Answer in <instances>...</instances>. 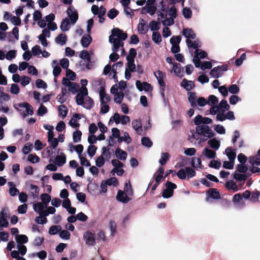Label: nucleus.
I'll use <instances>...</instances> for the list:
<instances>
[{"label":"nucleus","mask_w":260,"mask_h":260,"mask_svg":"<svg viewBox=\"0 0 260 260\" xmlns=\"http://www.w3.org/2000/svg\"><path fill=\"white\" fill-rule=\"evenodd\" d=\"M166 188L162 190V197L168 199L174 194V190L177 188V185L171 181H167L165 184Z\"/></svg>","instance_id":"nucleus-1"},{"label":"nucleus","mask_w":260,"mask_h":260,"mask_svg":"<svg viewBox=\"0 0 260 260\" xmlns=\"http://www.w3.org/2000/svg\"><path fill=\"white\" fill-rule=\"evenodd\" d=\"M196 132L198 134L203 135L208 138H211L215 136V133L208 125L197 126L196 127Z\"/></svg>","instance_id":"nucleus-2"},{"label":"nucleus","mask_w":260,"mask_h":260,"mask_svg":"<svg viewBox=\"0 0 260 260\" xmlns=\"http://www.w3.org/2000/svg\"><path fill=\"white\" fill-rule=\"evenodd\" d=\"M228 64H223L222 66H218L216 67H214L210 72L211 76L218 78L221 76L223 74V72L226 71L228 69Z\"/></svg>","instance_id":"nucleus-3"},{"label":"nucleus","mask_w":260,"mask_h":260,"mask_svg":"<svg viewBox=\"0 0 260 260\" xmlns=\"http://www.w3.org/2000/svg\"><path fill=\"white\" fill-rule=\"evenodd\" d=\"M113 38L114 37H117V39H119L120 41L125 40L127 38V35L126 33L123 32L122 30L119 28H114L112 30V35Z\"/></svg>","instance_id":"nucleus-4"},{"label":"nucleus","mask_w":260,"mask_h":260,"mask_svg":"<svg viewBox=\"0 0 260 260\" xmlns=\"http://www.w3.org/2000/svg\"><path fill=\"white\" fill-rule=\"evenodd\" d=\"M67 14L71 20V23L74 24L78 19V14L77 11L74 8L70 7L67 10Z\"/></svg>","instance_id":"nucleus-5"},{"label":"nucleus","mask_w":260,"mask_h":260,"mask_svg":"<svg viewBox=\"0 0 260 260\" xmlns=\"http://www.w3.org/2000/svg\"><path fill=\"white\" fill-rule=\"evenodd\" d=\"M109 41L110 43L113 44L112 51L113 52H118L120 47H123V43L120 41L119 39L113 38V36H109Z\"/></svg>","instance_id":"nucleus-6"},{"label":"nucleus","mask_w":260,"mask_h":260,"mask_svg":"<svg viewBox=\"0 0 260 260\" xmlns=\"http://www.w3.org/2000/svg\"><path fill=\"white\" fill-rule=\"evenodd\" d=\"M83 237L87 244L92 246L95 245V239L94 233L89 231H87L84 233Z\"/></svg>","instance_id":"nucleus-7"},{"label":"nucleus","mask_w":260,"mask_h":260,"mask_svg":"<svg viewBox=\"0 0 260 260\" xmlns=\"http://www.w3.org/2000/svg\"><path fill=\"white\" fill-rule=\"evenodd\" d=\"M116 199L119 202L123 203H127L131 199L128 197L126 193L121 190H119L116 196Z\"/></svg>","instance_id":"nucleus-8"},{"label":"nucleus","mask_w":260,"mask_h":260,"mask_svg":"<svg viewBox=\"0 0 260 260\" xmlns=\"http://www.w3.org/2000/svg\"><path fill=\"white\" fill-rule=\"evenodd\" d=\"M19 108H25L26 109V113L23 114V117H26L28 114L32 115L34 114L33 108L32 106L27 103H19L17 105Z\"/></svg>","instance_id":"nucleus-9"},{"label":"nucleus","mask_w":260,"mask_h":260,"mask_svg":"<svg viewBox=\"0 0 260 260\" xmlns=\"http://www.w3.org/2000/svg\"><path fill=\"white\" fill-rule=\"evenodd\" d=\"M154 76L157 79L159 86L160 87H165L166 84L164 81V78L166 76L165 74L163 72L158 70L154 73Z\"/></svg>","instance_id":"nucleus-10"},{"label":"nucleus","mask_w":260,"mask_h":260,"mask_svg":"<svg viewBox=\"0 0 260 260\" xmlns=\"http://www.w3.org/2000/svg\"><path fill=\"white\" fill-rule=\"evenodd\" d=\"M188 100L190 106L193 108H196L197 106L196 102L197 100V96L194 92H188L187 93Z\"/></svg>","instance_id":"nucleus-11"},{"label":"nucleus","mask_w":260,"mask_h":260,"mask_svg":"<svg viewBox=\"0 0 260 260\" xmlns=\"http://www.w3.org/2000/svg\"><path fill=\"white\" fill-rule=\"evenodd\" d=\"M182 34L187 39H194L196 37V35L194 31L191 28H183L182 31Z\"/></svg>","instance_id":"nucleus-12"},{"label":"nucleus","mask_w":260,"mask_h":260,"mask_svg":"<svg viewBox=\"0 0 260 260\" xmlns=\"http://www.w3.org/2000/svg\"><path fill=\"white\" fill-rule=\"evenodd\" d=\"M207 194H208L209 197L217 200L220 198V195L217 189L214 188H211L208 189L206 192Z\"/></svg>","instance_id":"nucleus-13"},{"label":"nucleus","mask_w":260,"mask_h":260,"mask_svg":"<svg viewBox=\"0 0 260 260\" xmlns=\"http://www.w3.org/2000/svg\"><path fill=\"white\" fill-rule=\"evenodd\" d=\"M173 70L176 76L182 77L183 76L184 69L179 63L175 62L173 63Z\"/></svg>","instance_id":"nucleus-14"},{"label":"nucleus","mask_w":260,"mask_h":260,"mask_svg":"<svg viewBox=\"0 0 260 260\" xmlns=\"http://www.w3.org/2000/svg\"><path fill=\"white\" fill-rule=\"evenodd\" d=\"M92 40V39L89 34L85 35L82 37L81 40V44L83 47L87 48L89 46Z\"/></svg>","instance_id":"nucleus-15"},{"label":"nucleus","mask_w":260,"mask_h":260,"mask_svg":"<svg viewBox=\"0 0 260 260\" xmlns=\"http://www.w3.org/2000/svg\"><path fill=\"white\" fill-rule=\"evenodd\" d=\"M138 29L139 33L141 34H145L148 31V26L146 24L143 19H141L138 26Z\"/></svg>","instance_id":"nucleus-16"},{"label":"nucleus","mask_w":260,"mask_h":260,"mask_svg":"<svg viewBox=\"0 0 260 260\" xmlns=\"http://www.w3.org/2000/svg\"><path fill=\"white\" fill-rule=\"evenodd\" d=\"M181 86L183 87L187 91H190L194 87V85L193 81L183 79L181 83Z\"/></svg>","instance_id":"nucleus-17"},{"label":"nucleus","mask_w":260,"mask_h":260,"mask_svg":"<svg viewBox=\"0 0 260 260\" xmlns=\"http://www.w3.org/2000/svg\"><path fill=\"white\" fill-rule=\"evenodd\" d=\"M41 203H37L34 205V209L36 212H38L41 216H44V208H46Z\"/></svg>","instance_id":"nucleus-18"},{"label":"nucleus","mask_w":260,"mask_h":260,"mask_svg":"<svg viewBox=\"0 0 260 260\" xmlns=\"http://www.w3.org/2000/svg\"><path fill=\"white\" fill-rule=\"evenodd\" d=\"M115 155L118 159L124 160L126 158L127 153L118 147L115 151Z\"/></svg>","instance_id":"nucleus-19"},{"label":"nucleus","mask_w":260,"mask_h":260,"mask_svg":"<svg viewBox=\"0 0 260 260\" xmlns=\"http://www.w3.org/2000/svg\"><path fill=\"white\" fill-rule=\"evenodd\" d=\"M203 154L208 158H214L216 156V152L215 151L211 150L206 147L203 152Z\"/></svg>","instance_id":"nucleus-20"},{"label":"nucleus","mask_w":260,"mask_h":260,"mask_svg":"<svg viewBox=\"0 0 260 260\" xmlns=\"http://www.w3.org/2000/svg\"><path fill=\"white\" fill-rule=\"evenodd\" d=\"M208 144L211 148L214 149L215 150L218 149L220 145V141L216 138L210 139L208 141Z\"/></svg>","instance_id":"nucleus-21"},{"label":"nucleus","mask_w":260,"mask_h":260,"mask_svg":"<svg viewBox=\"0 0 260 260\" xmlns=\"http://www.w3.org/2000/svg\"><path fill=\"white\" fill-rule=\"evenodd\" d=\"M226 155L231 161H234L236 157V153L235 151L233 150L232 147H229L225 149Z\"/></svg>","instance_id":"nucleus-22"},{"label":"nucleus","mask_w":260,"mask_h":260,"mask_svg":"<svg viewBox=\"0 0 260 260\" xmlns=\"http://www.w3.org/2000/svg\"><path fill=\"white\" fill-rule=\"evenodd\" d=\"M99 189V185L95 182H90L87 185V189L90 193H95Z\"/></svg>","instance_id":"nucleus-23"},{"label":"nucleus","mask_w":260,"mask_h":260,"mask_svg":"<svg viewBox=\"0 0 260 260\" xmlns=\"http://www.w3.org/2000/svg\"><path fill=\"white\" fill-rule=\"evenodd\" d=\"M8 184L10 186L9 192L11 196L14 197L19 193V190L15 187V185L13 182H9Z\"/></svg>","instance_id":"nucleus-24"},{"label":"nucleus","mask_w":260,"mask_h":260,"mask_svg":"<svg viewBox=\"0 0 260 260\" xmlns=\"http://www.w3.org/2000/svg\"><path fill=\"white\" fill-rule=\"evenodd\" d=\"M67 41V36L63 34H59L56 38L55 42L57 44L63 45L66 43Z\"/></svg>","instance_id":"nucleus-25"},{"label":"nucleus","mask_w":260,"mask_h":260,"mask_svg":"<svg viewBox=\"0 0 260 260\" xmlns=\"http://www.w3.org/2000/svg\"><path fill=\"white\" fill-rule=\"evenodd\" d=\"M60 29L63 31H68L70 28V21L67 18L63 19L60 26Z\"/></svg>","instance_id":"nucleus-26"},{"label":"nucleus","mask_w":260,"mask_h":260,"mask_svg":"<svg viewBox=\"0 0 260 260\" xmlns=\"http://www.w3.org/2000/svg\"><path fill=\"white\" fill-rule=\"evenodd\" d=\"M16 241L18 244L22 245L28 242V238L25 235H18L16 236Z\"/></svg>","instance_id":"nucleus-27"},{"label":"nucleus","mask_w":260,"mask_h":260,"mask_svg":"<svg viewBox=\"0 0 260 260\" xmlns=\"http://www.w3.org/2000/svg\"><path fill=\"white\" fill-rule=\"evenodd\" d=\"M123 191L125 192L127 196H132L133 195V191L129 181L125 183Z\"/></svg>","instance_id":"nucleus-28"},{"label":"nucleus","mask_w":260,"mask_h":260,"mask_svg":"<svg viewBox=\"0 0 260 260\" xmlns=\"http://www.w3.org/2000/svg\"><path fill=\"white\" fill-rule=\"evenodd\" d=\"M66 161V156H57L54 159V163L59 167L63 166Z\"/></svg>","instance_id":"nucleus-29"},{"label":"nucleus","mask_w":260,"mask_h":260,"mask_svg":"<svg viewBox=\"0 0 260 260\" xmlns=\"http://www.w3.org/2000/svg\"><path fill=\"white\" fill-rule=\"evenodd\" d=\"M225 186L226 188L228 189H232L235 191H237L238 190V188L236 183L234 182L233 180L227 181L225 183Z\"/></svg>","instance_id":"nucleus-30"},{"label":"nucleus","mask_w":260,"mask_h":260,"mask_svg":"<svg viewBox=\"0 0 260 260\" xmlns=\"http://www.w3.org/2000/svg\"><path fill=\"white\" fill-rule=\"evenodd\" d=\"M186 42L188 48H193L194 49H198V48L201 47V45L197 41H194L192 42L190 39H186Z\"/></svg>","instance_id":"nucleus-31"},{"label":"nucleus","mask_w":260,"mask_h":260,"mask_svg":"<svg viewBox=\"0 0 260 260\" xmlns=\"http://www.w3.org/2000/svg\"><path fill=\"white\" fill-rule=\"evenodd\" d=\"M58 110L59 115L62 116V118L66 117L67 115L68 109L66 106L61 105L58 107Z\"/></svg>","instance_id":"nucleus-32"},{"label":"nucleus","mask_w":260,"mask_h":260,"mask_svg":"<svg viewBox=\"0 0 260 260\" xmlns=\"http://www.w3.org/2000/svg\"><path fill=\"white\" fill-rule=\"evenodd\" d=\"M124 96L123 91H120L114 95V102L117 104H121Z\"/></svg>","instance_id":"nucleus-33"},{"label":"nucleus","mask_w":260,"mask_h":260,"mask_svg":"<svg viewBox=\"0 0 260 260\" xmlns=\"http://www.w3.org/2000/svg\"><path fill=\"white\" fill-rule=\"evenodd\" d=\"M218 109H220L221 111L222 110H229L230 109V106L228 104V102L225 100H222L218 106H217Z\"/></svg>","instance_id":"nucleus-34"},{"label":"nucleus","mask_w":260,"mask_h":260,"mask_svg":"<svg viewBox=\"0 0 260 260\" xmlns=\"http://www.w3.org/2000/svg\"><path fill=\"white\" fill-rule=\"evenodd\" d=\"M141 143L142 145L148 148L151 147L153 144V143L151 140L148 137H144L142 138Z\"/></svg>","instance_id":"nucleus-35"},{"label":"nucleus","mask_w":260,"mask_h":260,"mask_svg":"<svg viewBox=\"0 0 260 260\" xmlns=\"http://www.w3.org/2000/svg\"><path fill=\"white\" fill-rule=\"evenodd\" d=\"M94 105L93 100L90 97H88L86 101L84 102L83 107L87 109H90Z\"/></svg>","instance_id":"nucleus-36"},{"label":"nucleus","mask_w":260,"mask_h":260,"mask_svg":"<svg viewBox=\"0 0 260 260\" xmlns=\"http://www.w3.org/2000/svg\"><path fill=\"white\" fill-rule=\"evenodd\" d=\"M79 85L78 83L72 82L71 85L69 87V91L72 92L73 94H75L79 90Z\"/></svg>","instance_id":"nucleus-37"},{"label":"nucleus","mask_w":260,"mask_h":260,"mask_svg":"<svg viewBox=\"0 0 260 260\" xmlns=\"http://www.w3.org/2000/svg\"><path fill=\"white\" fill-rule=\"evenodd\" d=\"M248 176L246 174H241L239 173H235L234 175V178L237 181L244 182L248 178Z\"/></svg>","instance_id":"nucleus-38"},{"label":"nucleus","mask_w":260,"mask_h":260,"mask_svg":"<svg viewBox=\"0 0 260 260\" xmlns=\"http://www.w3.org/2000/svg\"><path fill=\"white\" fill-rule=\"evenodd\" d=\"M127 62L126 63L127 68L128 70H130L132 72H135L136 71V67L134 63L135 60H127Z\"/></svg>","instance_id":"nucleus-39"},{"label":"nucleus","mask_w":260,"mask_h":260,"mask_svg":"<svg viewBox=\"0 0 260 260\" xmlns=\"http://www.w3.org/2000/svg\"><path fill=\"white\" fill-rule=\"evenodd\" d=\"M61 230V227L60 225H52L49 230V233L50 235H55L59 232Z\"/></svg>","instance_id":"nucleus-40"},{"label":"nucleus","mask_w":260,"mask_h":260,"mask_svg":"<svg viewBox=\"0 0 260 260\" xmlns=\"http://www.w3.org/2000/svg\"><path fill=\"white\" fill-rule=\"evenodd\" d=\"M120 3L124 7V12L125 14L126 15H130V12H127V9H130L128 6L131 3V0H121Z\"/></svg>","instance_id":"nucleus-41"},{"label":"nucleus","mask_w":260,"mask_h":260,"mask_svg":"<svg viewBox=\"0 0 260 260\" xmlns=\"http://www.w3.org/2000/svg\"><path fill=\"white\" fill-rule=\"evenodd\" d=\"M41 199L42 201L43 204L45 205V207H47L51 200V197L47 193H43L41 196Z\"/></svg>","instance_id":"nucleus-42"},{"label":"nucleus","mask_w":260,"mask_h":260,"mask_svg":"<svg viewBox=\"0 0 260 260\" xmlns=\"http://www.w3.org/2000/svg\"><path fill=\"white\" fill-rule=\"evenodd\" d=\"M182 14L186 19H189L192 16V11L190 8L185 7L182 10Z\"/></svg>","instance_id":"nucleus-43"},{"label":"nucleus","mask_w":260,"mask_h":260,"mask_svg":"<svg viewBox=\"0 0 260 260\" xmlns=\"http://www.w3.org/2000/svg\"><path fill=\"white\" fill-rule=\"evenodd\" d=\"M111 153L110 151V149L107 147H104L102 148V156H105L107 161H109L111 158Z\"/></svg>","instance_id":"nucleus-44"},{"label":"nucleus","mask_w":260,"mask_h":260,"mask_svg":"<svg viewBox=\"0 0 260 260\" xmlns=\"http://www.w3.org/2000/svg\"><path fill=\"white\" fill-rule=\"evenodd\" d=\"M152 37V40L157 44H159L161 42V37L158 32H153Z\"/></svg>","instance_id":"nucleus-45"},{"label":"nucleus","mask_w":260,"mask_h":260,"mask_svg":"<svg viewBox=\"0 0 260 260\" xmlns=\"http://www.w3.org/2000/svg\"><path fill=\"white\" fill-rule=\"evenodd\" d=\"M137 55V51L135 48H131L126 56V60H134Z\"/></svg>","instance_id":"nucleus-46"},{"label":"nucleus","mask_w":260,"mask_h":260,"mask_svg":"<svg viewBox=\"0 0 260 260\" xmlns=\"http://www.w3.org/2000/svg\"><path fill=\"white\" fill-rule=\"evenodd\" d=\"M118 11L114 8H113L108 12L107 15L109 18L111 19H113L118 15Z\"/></svg>","instance_id":"nucleus-47"},{"label":"nucleus","mask_w":260,"mask_h":260,"mask_svg":"<svg viewBox=\"0 0 260 260\" xmlns=\"http://www.w3.org/2000/svg\"><path fill=\"white\" fill-rule=\"evenodd\" d=\"M229 91L232 94H237L240 91L239 87L237 84H232L228 88Z\"/></svg>","instance_id":"nucleus-48"},{"label":"nucleus","mask_w":260,"mask_h":260,"mask_svg":"<svg viewBox=\"0 0 260 260\" xmlns=\"http://www.w3.org/2000/svg\"><path fill=\"white\" fill-rule=\"evenodd\" d=\"M109 228H110L111 232V235L112 236H114L115 235V234L116 232V228H117L116 223L114 220H111L109 222Z\"/></svg>","instance_id":"nucleus-49"},{"label":"nucleus","mask_w":260,"mask_h":260,"mask_svg":"<svg viewBox=\"0 0 260 260\" xmlns=\"http://www.w3.org/2000/svg\"><path fill=\"white\" fill-rule=\"evenodd\" d=\"M82 133L79 130H77L73 133V138L74 142H79L81 139Z\"/></svg>","instance_id":"nucleus-50"},{"label":"nucleus","mask_w":260,"mask_h":260,"mask_svg":"<svg viewBox=\"0 0 260 260\" xmlns=\"http://www.w3.org/2000/svg\"><path fill=\"white\" fill-rule=\"evenodd\" d=\"M251 198H250L251 201L253 202H256L258 201V198L260 196V192L258 190H255L252 193H251Z\"/></svg>","instance_id":"nucleus-51"},{"label":"nucleus","mask_w":260,"mask_h":260,"mask_svg":"<svg viewBox=\"0 0 260 260\" xmlns=\"http://www.w3.org/2000/svg\"><path fill=\"white\" fill-rule=\"evenodd\" d=\"M36 85L37 88L45 89L47 87L46 83L43 80L38 79L36 81Z\"/></svg>","instance_id":"nucleus-52"},{"label":"nucleus","mask_w":260,"mask_h":260,"mask_svg":"<svg viewBox=\"0 0 260 260\" xmlns=\"http://www.w3.org/2000/svg\"><path fill=\"white\" fill-rule=\"evenodd\" d=\"M169 154L168 153H162L161 158L159 160V164L163 166L165 165L169 159Z\"/></svg>","instance_id":"nucleus-53"},{"label":"nucleus","mask_w":260,"mask_h":260,"mask_svg":"<svg viewBox=\"0 0 260 260\" xmlns=\"http://www.w3.org/2000/svg\"><path fill=\"white\" fill-rule=\"evenodd\" d=\"M40 159L39 156H38L36 154H30L28 156V160L31 163H36L40 161Z\"/></svg>","instance_id":"nucleus-54"},{"label":"nucleus","mask_w":260,"mask_h":260,"mask_svg":"<svg viewBox=\"0 0 260 260\" xmlns=\"http://www.w3.org/2000/svg\"><path fill=\"white\" fill-rule=\"evenodd\" d=\"M181 40V38L180 36H173L170 39V42L172 45H179Z\"/></svg>","instance_id":"nucleus-55"},{"label":"nucleus","mask_w":260,"mask_h":260,"mask_svg":"<svg viewBox=\"0 0 260 260\" xmlns=\"http://www.w3.org/2000/svg\"><path fill=\"white\" fill-rule=\"evenodd\" d=\"M218 102V98L216 96L214 95H210L208 98V101H207V104L213 105V106H215V105L217 104Z\"/></svg>","instance_id":"nucleus-56"},{"label":"nucleus","mask_w":260,"mask_h":260,"mask_svg":"<svg viewBox=\"0 0 260 260\" xmlns=\"http://www.w3.org/2000/svg\"><path fill=\"white\" fill-rule=\"evenodd\" d=\"M201 164H202V161H201V158H196V157H193L192 158V160L191 162V165L193 168L200 167Z\"/></svg>","instance_id":"nucleus-57"},{"label":"nucleus","mask_w":260,"mask_h":260,"mask_svg":"<svg viewBox=\"0 0 260 260\" xmlns=\"http://www.w3.org/2000/svg\"><path fill=\"white\" fill-rule=\"evenodd\" d=\"M69 147L70 148H73L79 155H81V153L83 150V146L82 144H78L77 146H74L72 144V143H70L69 144Z\"/></svg>","instance_id":"nucleus-58"},{"label":"nucleus","mask_w":260,"mask_h":260,"mask_svg":"<svg viewBox=\"0 0 260 260\" xmlns=\"http://www.w3.org/2000/svg\"><path fill=\"white\" fill-rule=\"evenodd\" d=\"M97 147L93 145H90L87 149V153L90 156L92 157L96 153Z\"/></svg>","instance_id":"nucleus-59"},{"label":"nucleus","mask_w":260,"mask_h":260,"mask_svg":"<svg viewBox=\"0 0 260 260\" xmlns=\"http://www.w3.org/2000/svg\"><path fill=\"white\" fill-rule=\"evenodd\" d=\"M32 148V144L30 143H27L23 146L22 152L24 154H27L31 151Z\"/></svg>","instance_id":"nucleus-60"},{"label":"nucleus","mask_w":260,"mask_h":260,"mask_svg":"<svg viewBox=\"0 0 260 260\" xmlns=\"http://www.w3.org/2000/svg\"><path fill=\"white\" fill-rule=\"evenodd\" d=\"M71 234L70 232L67 230H62L60 231L59 237L63 239L69 240L70 238Z\"/></svg>","instance_id":"nucleus-61"},{"label":"nucleus","mask_w":260,"mask_h":260,"mask_svg":"<svg viewBox=\"0 0 260 260\" xmlns=\"http://www.w3.org/2000/svg\"><path fill=\"white\" fill-rule=\"evenodd\" d=\"M186 176L188 178H192L196 176V171L190 167H187L185 168Z\"/></svg>","instance_id":"nucleus-62"},{"label":"nucleus","mask_w":260,"mask_h":260,"mask_svg":"<svg viewBox=\"0 0 260 260\" xmlns=\"http://www.w3.org/2000/svg\"><path fill=\"white\" fill-rule=\"evenodd\" d=\"M208 166L210 168L218 169L221 166V162L218 160H212L210 162Z\"/></svg>","instance_id":"nucleus-63"},{"label":"nucleus","mask_w":260,"mask_h":260,"mask_svg":"<svg viewBox=\"0 0 260 260\" xmlns=\"http://www.w3.org/2000/svg\"><path fill=\"white\" fill-rule=\"evenodd\" d=\"M178 177L182 180H184L186 178V173L185 169H180L177 173Z\"/></svg>","instance_id":"nucleus-64"}]
</instances>
